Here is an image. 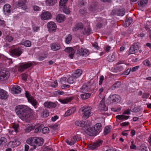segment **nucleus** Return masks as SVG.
<instances>
[{
  "mask_svg": "<svg viewBox=\"0 0 151 151\" xmlns=\"http://www.w3.org/2000/svg\"><path fill=\"white\" fill-rule=\"evenodd\" d=\"M15 110L17 115L22 120L28 119L31 116V109L26 106L20 105L17 106Z\"/></svg>",
  "mask_w": 151,
  "mask_h": 151,
  "instance_id": "f257e3e1",
  "label": "nucleus"
},
{
  "mask_svg": "<svg viewBox=\"0 0 151 151\" xmlns=\"http://www.w3.org/2000/svg\"><path fill=\"white\" fill-rule=\"evenodd\" d=\"M27 143L33 146V149H35L37 146L42 145L43 143L44 140L41 137L30 138L26 141Z\"/></svg>",
  "mask_w": 151,
  "mask_h": 151,
  "instance_id": "f03ea898",
  "label": "nucleus"
},
{
  "mask_svg": "<svg viewBox=\"0 0 151 151\" xmlns=\"http://www.w3.org/2000/svg\"><path fill=\"white\" fill-rule=\"evenodd\" d=\"M91 107L84 106L79 110V112H82L83 114V117L85 119L88 118L91 114Z\"/></svg>",
  "mask_w": 151,
  "mask_h": 151,
  "instance_id": "7ed1b4c3",
  "label": "nucleus"
},
{
  "mask_svg": "<svg viewBox=\"0 0 151 151\" xmlns=\"http://www.w3.org/2000/svg\"><path fill=\"white\" fill-rule=\"evenodd\" d=\"M10 76L9 71L7 70H2L0 71V81L7 80Z\"/></svg>",
  "mask_w": 151,
  "mask_h": 151,
  "instance_id": "20e7f679",
  "label": "nucleus"
},
{
  "mask_svg": "<svg viewBox=\"0 0 151 151\" xmlns=\"http://www.w3.org/2000/svg\"><path fill=\"white\" fill-rule=\"evenodd\" d=\"M83 130L87 134L90 136H93L95 135L92 128L91 127L89 124L88 123L83 128Z\"/></svg>",
  "mask_w": 151,
  "mask_h": 151,
  "instance_id": "39448f33",
  "label": "nucleus"
},
{
  "mask_svg": "<svg viewBox=\"0 0 151 151\" xmlns=\"http://www.w3.org/2000/svg\"><path fill=\"white\" fill-rule=\"evenodd\" d=\"M25 96L27 99L28 101L34 106H35L36 105L37 103L36 101L31 96L29 93L26 91L25 92Z\"/></svg>",
  "mask_w": 151,
  "mask_h": 151,
  "instance_id": "423d86ee",
  "label": "nucleus"
},
{
  "mask_svg": "<svg viewBox=\"0 0 151 151\" xmlns=\"http://www.w3.org/2000/svg\"><path fill=\"white\" fill-rule=\"evenodd\" d=\"M102 142L103 141L101 140L96 141L92 145H89L88 146V148L90 150H94L98 147L100 146L102 144Z\"/></svg>",
  "mask_w": 151,
  "mask_h": 151,
  "instance_id": "0eeeda50",
  "label": "nucleus"
},
{
  "mask_svg": "<svg viewBox=\"0 0 151 151\" xmlns=\"http://www.w3.org/2000/svg\"><path fill=\"white\" fill-rule=\"evenodd\" d=\"M51 17V13L48 11L43 12L41 14V19L44 20L50 19Z\"/></svg>",
  "mask_w": 151,
  "mask_h": 151,
  "instance_id": "6e6552de",
  "label": "nucleus"
},
{
  "mask_svg": "<svg viewBox=\"0 0 151 151\" xmlns=\"http://www.w3.org/2000/svg\"><path fill=\"white\" fill-rule=\"evenodd\" d=\"M64 51L66 52L69 54L68 56L70 58H73L75 51L72 47H67L65 49Z\"/></svg>",
  "mask_w": 151,
  "mask_h": 151,
  "instance_id": "1a4fd4ad",
  "label": "nucleus"
},
{
  "mask_svg": "<svg viewBox=\"0 0 151 151\" xmlns=\"http://www.w3.org/2000/svg\"><path fill=\"white\" fill-rule=\"evenodd\" d=\"M11 52L13 56H19L22 53V51L20 48H17L12 50Z\"/></svg>",
  "mask_w": 151,
  "mask_h": 151,
  "instance_id": "9d476101",
  "label": "nucleus"
},
{
  "mask_svg": "<svg viewBox=\"0 0 151 151\" xmlns=\"http://www.w3.org/2000/svg\"><path fill=\"white\" fill-rule=\"evenodd\" d=\"M32 65L31 63H26L19 66L18 68V70L21 72L23 71L24 69H27L31 67Z\"/></svg>",
  "mask_w": 151,
  "mask_h": 151,
  "instance_id": "9b49d317",
  "label": "nucleus"
},
{
  "mask_svg": "<svg viewBox=\"0 0 151 151\" xmlns=\"http://www.w3.org/2000/svg\"><path fill=\"white\" fill-rule=\"evenodd\" d=\"M25 3L26 1L25 0L19 1L15 5L16 7L18 8L21 7V8L24 10L27 9V6L25 4Z\"/></svg>",
  "mask_w": 151,
  "mask_h": 151,
  "instance_id": "f8f14e48",
  "label": "nucleus"
},
{
  "mask_svg": "<svg viewBox=\"0 0 151 151\" xmlns=\"http://www.w3.org/2000/svg\"><path fill=\"white\" fill-rule=\"evenodd\" d=\"M101 124L100 123L96 124L94 127L93 132L95 135L99 133L101 130Z\"/></svg>",
  "mask_w": 151,
  "mask_h": 151,
  "instance_id": "ddd939ff",
  "label": "nucleus"
},
{
  "mask_svg": "<svg viewBox=\"0 0 151 151\" xmlns=\"http://www.w3.org/2000/svg\"><path fill=\"white\" fill-rule=\"evenodd\" d=\"M109 97L111 100L114 103H118L121 99L120 96L117 95H111Z\"/></svg>",
  "mask_w": 151,
  "mask_h": 151,
  "instance_id": "4468645a",
  "label": "nucleus"
},
{
  "mask_svg": "<svg viewBox=\"0 0 151 151\" xmlns=\"http://www.w3.org/2000/svg\"><path fill=\"white\" fill-rule=\"evenodd\" d=\"M47 27L50 32L55 30L56 28V26L55 23L52 22L48 23L47 24Z\"/></svg>",
  "mask_w": 151,
  "mask_h": 151,
  "instance_id": "2eb2a0df",
  "label": "nucleus"
},
{
  "mask_svg": "<svg viewBox=\"0 0 151 151\" xmlns=\"http://www.w3.org/2000/svg\"><path fill=\"white\" fill-rule=\"evenodd\" d=\"M77 52L80 55L87 56L89 54V51L86 49L81 47L77 51Z\"/></svg>",
  "mask_w": 151,
  "mask_h": 151,
  "instance_id": "dca6fc26",
  "label": "nucleus"
},
{
  "mask_svg": "<svg viewBox=\"0 0 151 151\" xmlns=\"http://www.w3.org/2000/svg\"><path fill=\"white\" fill-rule=\"evenodd\" d=\"M8 97L7 92L5 90L0 89V98L1 99H6Z\"/></svg>",
  "mask_w": 151,
  "mask_h": 151,
  "instance_id": "f3484780",
  "label": "nucleus"
},
{
  "mask_svg": "<svg viewBox=\"0 0 151 151\" xmlns=\"http://www.w3.org/2000/svg\"><path fill=\"white\" fill-rule=\"evenodd\" d=\"M105 99L103 98L100 102L99 105L100 109L102 111H106L108 110V108L106 106L104 103Z\"/></svg>",
  "mask_w": 151,
  "mask_h": 151,
  "instance_id": "a211bd4d",
  "label": "nucleus"
},
{
  "mask_svg": "<svg viewBox=\"0 0 151 151\" xmlns=\"http://www.w3.org/2000/svg\"><path fill=\"white\" fill-rule=\"evenodd\" d=\"M44 105L46 108H50L55 107L56 104L54 102L47 101L44 103Z\"/></svg>",
  "mask_w": 151,
  "mask_h": 151,
  "instance_id": "6ab92c4d",
  "label": "nucleus"
},
{
  "mask_svg": "<svg viewBox=\"0 0 151 151\" xmlns=\"http://www.w3.org/2000/svg\"><path fill=\"white\" fill-rule=\"evenodd\" d=\"M79 140L78 139V137L77 136H75L73 137V138L71 139L70 141L69 140H66V142L68 145H72L75 143L76 141Z\"/></svg>",
  "mask_w": 151,
  "mask_h": 151,
  "instance_id": "aec40b11",
  "label": "nucleus"
},
{
  "mask_svg": "<svg viewBox=\"0 0 151 151\" xmlns=\"http://www.w3.org/2000/svg\"><path fill=\"white\" fill-rule=\"evenodd\" d=\"M50 47L52 50L57 51L60 49L61 46L59 44L53 43L51 45Z\"/></svg>",
  "mask_w": 151,
  "mask_h": 151,
  "instance_id": "412c9836",
  "label": "nucleus"
},
{
  "mask_svg": "<svg viewBox=\"0 0 151 151\" xmlns=\"http://www.w3.org/2000/svg\"><path fill=\"white\" fill-rule=\"evenodd\" d=\"M65 19V17L64 15L62 14H58L56 17V19L58 22H63Z\"/></svg>",
  "mask_w": 151,
  "mask_h": 151,
  "instance_id": "4be33fe9",
  "label": "nucleus"
},
{
  "mask_svg": "<svg viewBox=\"0 0 151 151\" xmlns=\"http://www.w3.org/2000/svg\"><path fill=\"white\" fill-rule=\"evenodd\" d=\"M88 123L87 121H77L75 122V124L78 126L82 127L83 128L85 127Z\"/></svg>",
  "mask_w": 151,
  "mask_h": 151,
  "instance_id": "5701e85b",
  "label": "nucleus"
},
{
  "mask_svg": "<svg viewBox=\"0 0 151 151\" xmlns=\"http://www.w3.org/2000/svg\"><path fill=\"white\" fill-rule=\"evenodd\" d=\"M12 91L13 94H18L21 92V89L19 86H16L12 87Z\"/></svg>",
  "mask_w": 151,
  "mask_h": 151,
  "instance_id": "b1692460",
  "label": "nucleus"
},
{
  "mask_svg": "<svg viewBox=\"0 0 151 151\" xmlns=\"http://www.w3.org/2000/svg\"><path fill=\"white\" fill-rule=\"evenodd\" d=\"M3 11L4 13L6 12L10 13L11 12V7L10 5L9 4L5 5L3 7Z\"/></svg>",
  "mask_w": 151,
  "mask_h": 151,
  "instance_id": "393cba45",
  "label": "nucleus"
},
{
  "mask_svg": "<svg viewBox=\"0 0 151 151\" xmlns=\"http://www.w3.org/2000/svg\"><path fill=\"white\" fill-rule=\"evenodd\" d=\"M76 110V109L75 107H73L70 109L68 110L65 113L64 116L66 117L69 116L73 114Z\"/></svg>",
  "mask_w": 151,
  "mask_h": 151,
  "instance_id": "a878e982",
  "label": "nucleus"
},
{
  "mask_svg": "<svg viewBox=\"0 0 151 151\" xmlns=\"http://www.w3.org/2000/svg\"><path fill=\"white\" fill-rule=\"evenodd\" d=\"M83 27V25L82 23H79L75 25V27L73 28L72 30L73 31H76L82 29Z\"/></svg>",
  "mask_w": 151,
  "mask_h": 151,
  "instance_id": "bb28decb",
  "label": "nucleus"
},
{
  "mask_svg": "<svg viewBox=\"0 0 151 151\" xmlns=\"http://www.w3.org/2000/svg\"><path fill=\"white\" fill-rule=\"evenodd\" d=\"M122 85V84L121 81H117L111 87L112 89V90H114L115 88H119L121 87Z\"/></svg>",
  "mask_w": 151,
  "mask_h": 151,
  "instance_id": "cd10ccee",
  "label": "nucleus"
},
{
  "mask_svg": "<svg viewBox=\"0 0 151 151\" xmlns=\"http://www.w3.org/2000/svg\"><path fill=\"white\" fill-rule=\"evenodd\" d=\"M20 144V142L17 139H15L14 140L10 142L9 144L12 145L13 147L17 146Z\"/></svg>",
  "mask_w": 151,
  "mask_h": 151,
  "instance_id": "c85d7f7f",
  "label": "nucleus"
},
{
  "mask_svg": "<svg viewBox=\"0 0 151 151\" xmlns=\"http://www.w3.org/2000/svg\"><path fill=\"white\" fill-rule=\"evenodd\" d=\"M82 73V71L80 69H77L73 74V76L76 78L79 77Z\"/></svg>",
  "mask_w": 151,
  "mask_h": 151,
  "instance_id": "c756f323",
  "label": "nucleus"
},
{
  "mask_svg": "<svg viewBox=\"0 0 151 151\" xmlns=\"http://www.w3.org/2000/svg\"><path fill=\"white\" fill-rule=\"evenodd\" d=\"M125 13V11L124 9H117L115 11V14L117 15L123 16Z\"/></svg>",
  "mask_w": 151,
  "mask_h": 151,
  "instance_id": "7c9ffc66",
  "label": "nucleus"
},
{
  "mask_svg": "<svg viewBox=\"0 0 151 151\" xmlns=\"http://www.w3.org/2000/svg\"><path fill=\"white\" fill-rule=\"evenodd\" d=\"M147 2L148 0H141L138 1V4L139 6L143 7L146 6Z\"/></svg>",
  "mask_w": 151,
  "mask_h": 151,
  "instance_id": "2f4dec72",
  "label": "nucleus"
},
{
  "mask_svg": "<svg viewBox=\"0 0 151 151\" xmlns=\"http://www.w3.org/2000/svg\"><path fill=\"white\" fill-rule=\"evenodd\" d=\"M88 90V86L86 85H83L80 88V91L83 93H85L87 92Z\"/></svg>",
  "mask_w": 151,
  "mask_h": 151,
  "instance_id": "473e14b6",
  "label": "nucleus"
},
{
  "mask_svg": "<svg viewBox=\"0 0 151 151\" xmlns=\"http://www.w3.org/2000/svg\"><path fill=\"white\" fill-rule=\"evenodd\" d=\"M57 1V0H47L46 1V3L47 6H52L56 3Z\"/></svg>",
  "mask_w": 151,
  "mask_h": 151,
  "instance_id": "72a5a7b5",
  "label": "nucleus"
},
{
  "mask_svg": "<svg viewBox=\"0 0 151 151\" xmlns=\"http://www.w3.org/2000/svg\"><path fill=\"white\" fill-rule=\"evenodd\" d=\"M121 64H122V63L120 62H119L117 64V65L115 68V72H117L118 71H120L122 70L123 69L122 66L121 65H119Z\"/></svg>",
  "mask_w": 151,
  "mask_h": 151,
  "instance_id": "f704fd0d",
  "label": "nucleus"
},
{
  "mask_svg": "<svg viewBox=\"0 0 151 151\" xmlns=\"http://www.w3.org/2000/svg\"><path fill=\"white\" fill-rule=\"evenodd\" d=\"M72 99L71 98H67L63 99H59V101L63 104H65L70 102Z\"/></svg>",
  "mask_w": 151,
  "mask_h": 151,
  "instance_id": "c9c22d12",
  "label": "nucleus"
},
{
  "mask_svg": "<svg viewBox=\"0 0 151 151\" xmlns=\"http://www.w3.org/2000/svg\"><path fill=\"white\" fill-rule=\"evenodd\" d=\"M104 22H100L97 24L96 25V27L97 28L100 29L101 27L103 26L105 24H106L107 22H106V20L104 19Z\"/></svg>",
  "mask_w": 151,
  "mask_h": 151,
  "instance_id": "e433bc0d",
  "label": "nucleus"
},
{
  "mask_svg": "<svg viewBox=\"0 0 151 151\" xmlns=\"http://www.w3.org/2000/svg\"><path fill=\"white\" fill-rule=\"evenodd\" d=\"M68 0H60L59 5L60 7L61 8L64 7L65 6H66Z\"/></svg>",
  "mask_w": 151,
  "mask_h": 151,
  "instance_id": "4c0bfd02",
  "label": "nucleus"
},
{
  "mask_svg": "<svg viewBox=\"0 0 151 151\" xmlns=\"http://www.w3.org/2000/svg\"><path fill=\"white\" fill-rule=\"evenodd\" d=\"M91 28L88 27H87L85 28L84 31L82 32L84 35L87 34V35H89L91 33Z\"/></svg>",
  "mask_w": 151,
  "mask_h": 151,
  "instance_id": "58836bf2",
  "label": "nucleus"
},
{
  "mask_svg": "<svg viewBox=\"0 0 151 151\" xmlns=\"http://www.w3.org/2000/svg\"><path fill=\"white\" fill-rule=\"evenodd\" d=\"M76 78L73 76V75L69 77L67 79V82L70 84H72L74 83L76 81Z\"/></svg>",
  "mask_w": 151,
  "mask_h": 151,
  "instance_id": "ea45409f",
  "label": "nucleus"
},
{
  "mask_svg": "<svg viewBox=\"0 0 151 151\" xmlns=\"http://www.w3.org/2000/svg\"><path fill=\"white\" fill-rule=\"evenodd\" d=\"M129 117V116H127L125 115H117L116 116V118L118 119L119 120H122V119H127Z\"/></svg>",
  "mask_w": 151,
  "mask_h": 151,
  "instance_id": "a19ab883",
  "label": "nucleus"
},
{
  "mask_svg": "<svg viewBox=\"0 0 151 151\" xmlns=\"http://www.w3.org/2000/svg\"><path fill=\"white\" fill-rule=\"evenodd\" d=\"M115 57V53H113L112 55H109L107 59L109 61L112 62L114 60Z\"/></svg>",
  "mask_w": 151,
  "mask_h": 151,
  "instance_id": "79ce46f5",
  "label": "nucleus"
},
{
  "mask_svg": "<svg viewBox=\"0 0 151 151\" xmlns=\"http://www.w3.org/2000/svg\"><path fill=\"white\" fill-rule=\"evenodd\" d=\"M133 54L137 52L139 50V46L137 43H134L133 45Z\"/></svg>",
  "mask_w": 151,
  "mask_h": 151,
  "instance_id": "37998d69",
  "label": "nucleus"
},
{
  "mask_svg": "<svg viewBox=\"0 0 151 151\" xmlns=\"http://www.w3.org/2000/svg\"><path fill=\"white\" fill-rule=\"evenodd\" d=\"M90 94L89 93H85L81 95V98L83 99H86L88 98L90 96Z\"/></svg>",
  "mask_w": 151,
  "mask_h": 151,
  "instance_id": "c03bdc74",
  "label": "nucleus"
},
{
  "mask_svg": "<svg viewBox=\"0 0 151 151\" xmlns=\"http://www.w3.org/2000/svg\"><path fill=\"white\" fill-rule=\"evenodd\" d=\"M72 36L70 35H69L65 38V42L66 44L70 43L72 39Z\"/></svg>",
  "mask_w": 151,
  "mask_h": 151,
  "instance_id": "a18cd8bd",
  "label": "nucleus"
},
{
  "mask_svg": "<svg viewBox=\"0 0 151 151\" xmlns=\"http://www.w3.org/2000/svg\"><path fill=\"white\" fill-rule=\"evenodd\" d=\"M132 22V20L129 18L125 21V23L124 24V26L125 27H128Z\"/></svg>",
  "mask_w": 151,
  "mask_h": 151,
  "instance_id": "49530a36",
  "label": "nucleus"
},
{
  "mask_svg": "<svg viewBox=\"0 0 151 151\" xmlns=\"http://www.w3.org/2000/svg\"><path fill=\"white\" fill-rule=\"evenodd\" d=\"M49 112L47 110H44L41 115L42 117H46L49 115Z\"/></svg>",
  "mask_w": 151,
  "mask_h": 151,
  "instance_id": "de8ad7c7",
  "label": "nucleus"
},
{
  "mask_svg": "<svg viewBox=\"0 0 151 151\" xmlns=\"http://www.w3.org/2000/svg\"><path fill=\"white\" fill-rule=\"evenodd\" d=\"M42 126L41 125L39 124L37 125L36 126V128L35 130V132L36 133H37L39 132H40L41 129L42 128Z\"/></svg>",
  "mask_w": 151,
  "mask_h": 151,
  "instance_id": "09e8293b",
  "label": "nucleus"
},
{
  "mask_svg": "<svg viewBox=\"0 0 151 151\" xmlns=\"http://www.w3.org/2000/svg\"><path fill=\"white\" fill-rule=\"evenodd\" d=\"M19 125L17 124H13L12 125V127L14 129V131L16 132H19Z\"/></svg>",
  "mask_w": 151,
  "mask_h": 151,
  "instance_id": "8fccbe9b",
  "label": "nucleus"
},
{
  "mask_svg": "<svg viewBox=\"0 0 151 151\" xmlns=\"http://www.w3.org/2000/svg\"><path fill=\"white\" fill-rule=\"evenodd\" d=\"M22 45L26 47H29L31 45V42L29 40H26L22 43Z\"/></svg>",
  "mask_w": 151,
  "mask_h": 151,
  "instance_id": "3c124183",
  "label": "nucleus"
},
{
  "mask_svg": "<svg viewBox=\"0 0 151 151\" xmlns=\"http://www.w3.org/2000/svg\"><path fill=\"white\" fill-rule=\"evenodd\" d=\"M7 142V139L4 137H1L0 139V143L1 146H3Z\"/></svg>",
  "mask_w": 151,
  "mask_h": 151,
  "instance_id": "603ef678",
  "label": "nucleus"
},
{
  "mask_svg": "<svg viewBox=\"0 0 151 151\" xmlns=\"http://www.w3.org/2000/svg\"><path fill=\"white\" fill-rule=\"evenodd\" d=\"M141 109V108L140 106H135L134 109H133V112H137L140 111Z\"/></svg>",
  "mask_w": 151,
  "mask_h": 151,
  "instance_id": "864d4df0",
  "label": "nucleus"
},
{
  "mask_svg": "<svg viewBox=\"0 0 151 151\" xmlns=\"http://www.w3.org/2000/svg\"><path fill=\"white\" fill-rule=\"evenodd\" d=\"M110 128L108 126H106L104 130V134L106 135L108 134L110 131Z\"/></svg>",
  "mask_w": 151,
  "mask_h": 151,
  "instance_id": "5fc2aeb1",
  "label": "nucleus"
},
{
  "mask_svg": "<svg viewBox=\"0 0 151 151\" xmlns=\"http://www.w3.org/2000/svg\"><path fill=\"white\" fill-rule=\"evenodd\" d=\"M63 12L66 14H69L70 12V11L68 9L66 6H65L64 7H63Z\"/></svg>",
  "mask_w": 151,
  "mask_h": 151,
  "instance_id": "6e6d98bb",
  "label": "nucleus"
},
{
  "mask_svg": "<svg viewBox=\"0 0 151 151\" xmlns=\"http://www.w3.org/2000/svg\"><path fill=\"white\" fill-rule=\"evenodd\" d=\"M49 131V129L47 127H44L42 129V132L43 134L47 133Z\"/></svg>",
  "mask_w": 151,
  "mask_h": 151,
  "instance_id": "4d7b16f0",
  "label": "nucleus"
},
{
  "mask_svg": "<svg viewBox=\"0 0 151 151\" xmlns=\"http://www.w3.org/2000/svg\"><path fill=\"white\" fill-rule=\"evenodd\" d=\"M58 125L57 124H55L54 125L51 124L50 125L49 127L50 128L52 129H53L56 130L58 129Z\"/></svg>",
  "mask_w": 151,
  "mask_h": 151,
  "instance_id": "13d9d810",
  "label": "nucleus"
},
{
  "mask_svg": "<svg viewBox=\"0 0 151 151\" xmlns=\"http://www.w3.org/2000/svg\"><path fill=\"white\" fill-rule=\"evenodd\" d=\"M43 151H52L51 147L46 146H45L44 147L43 150Z\"/></svg>",
  "mask_w": 151,
  "mask_h": 151,
  "instance_id": "bf43d9fd",
  "label": "nucleus"
},
{
  "mask_svg": "<svg viewBox=\"0 0 151 151\" xmlns=\"http://www.w3.org/2000/svg\"><path fill=\"white\" fill-rule=\"evenodd\" d=\"M13 38L10 36L7 35L6 37V40L9 42H11L13 40Z\"/></svg>",
  "mask_w": 151,
  "mask_h": 151,
  "instance_id": "052dcab7",
  "label": "nucleus"
},
{
  "mask_svg": "<svg viewBox=\"0 0 151 151\" xmlns=\"http://www.w3.org/2000/svg\"><path fill=\"white\" fill-rule=\"evenodd\" d=\"M85 1L83 0H80L78 2V4L80 6H83L86 3Z\"/></svg>",
  "mask_w": 151,
  "mask_h": 151,
  "instance_id": "680f3d73",
  "label": "nucleus"
},
{
  "mask_svg": "<svg viewBox=\"0 0 151 151\" xmlns=\"http://www.w3.org/2000/svg\"><path fill=\"white\" fill-rule=\"evenodd\" d=\"M58 86V83L57 81H55L52 82L51 85V86L52 87L54 88Z\"/></svg>",
  "mask_w": 151,
  "mask_h": 151,
  "instance_id": "e2e57ef3",
  "label": "nucleus"
},
{
  "mask_svg": "<svg viewBox=\"0 0 151 151\" xmlns=\"http://www.w3.org/2000/svg\"><path fill=\"white\" fill-rule=\"evenodd\" d=\"M67 80V78L65 77H63L60 79V82L61 83H65Z\"/></svg>",
  "mask_w": 151,
  "mask_h": 151,
  "instance_id": "0e129e2a",
  "label": "nucleus"
},
{
  "mask_svg": "<svg viewBox=\"0 0 151 151\" xmlns=\"http://www.w3.org/2000/svg\"><path fill=\"white\" fill-rule=\"evenodd\" d=\"M143 63L144 65L147 66H149L150 65V62L147 60H144Z\"/></svg>",
  "mask_w": 151,
  "mask_h": 151,
  "instance_id": "69168bd1",
  "label": "nucleus"
},
{
  "mask_svg": "<svg viewBox=\"0 0 151 151\" xmlns=\"http://www.w3.org/2000/svg\"><path fill=\"white\" fill-rule=\"evenodd\" d=\"M80 14L82 15H85L86 14L87 12L86 10L81 9L80 10Z\"/></svg>",
  "mask_w": 151,
  "mask_h": 151,
  "instance_id": "338daca9",
  "label": "nucleus"
},
{
  "mask_svg": "<svg viewBox=\"0 0 151 151\" xmlns=\"http://www.w3.org/2000/svg\"><path fill=\"white\" fill-rule=\"evenodd\" d=\"M33 9L35 11H39L40 10V8L37 6H33Z\"/></svg>",
  "mask_w": 151,
  "mask_h": 151,
  "instance_id": "774afa93",
  "label": "nucleus"
}]
</instances>
